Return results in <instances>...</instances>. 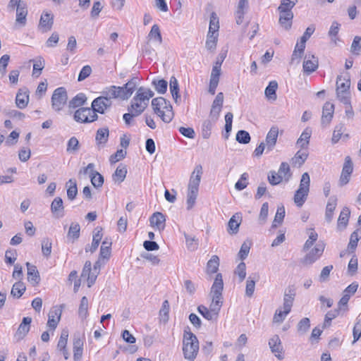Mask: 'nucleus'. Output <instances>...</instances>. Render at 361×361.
Segmentation results:
<instances>
[{
  "instance_id": "nucleus-1",
  "label": "nucleus",
  "mask_w": 361,
  "mask_h": 361,
  "mask_svg": "<svg viewBox=\"0 0 361 361\" xmlns=\"http://www.w3.org/2000/svg\"><path fill=\"white\" fill-rule=\"evenodd\" d=\"M202 174V167L201 165H197L192 173L187 193V209L190 210L195 205L198 195L199 185Z\"/></svg>"
},
{
  "instance_id": "nucleus-2",
  "label": "nucleus",
  "mask_w": 361,
  "mask_h": 361,
  "mask_svg": "<svg viewBox=\"0 0 361 361\" xmlns=\"http://www.w3.org/2000/svg\"><path fill=\"white\" fill-rule=\"evenodd\" d=\"M224 290L223 277L221 273L216 275L214 281L211 288V294L212 295V301L209 306V310L217 318L219 312L223 304L222 292Z\"/></svg>"
},
{
  "instance_id": "nucleus-3",
  "label": "nucleus",
  "mask_w": 361,
  "mask_h": 361,
  "mask_svg": "<svg viewBox=\"0 0 361 361\" xmlns=\"http://www.w3.org/2000/svg\"><path fill=\"white\" fill-rule=\"evenodd\" d=\"M154 114L166 123H170L174 116L172 105L170 102L162 97L154 98L152 101Z\"/></svg>"
},
{
  "instance_id": "nucleus-4",
  "label": "nucleus",
  "mask_w": 361,
  "mask_h": 361,
  "mask_svg": "<svg viewBox=\"0 0 361 361\" xmlns=\"http://www.w3.org/2000/svg\"><path fill=\"white\" fill-rule=\"evenodd\" d=\"M184 330L183 339V351L184 357L189 361H193L199 350V341L196 336L192 334L190 328Z\"/></svg>"
},
{
  "instance_id": "nucleus-5",
  "label": "nucleus",
  "mask_w": 361,
  "mask_h": 361,
  "mask_svg": "<svg viewBox=\"0 0 361 361\" xmlns=\"http://www.w3.org/2000/svg\"><path fill=\"white\" fill-rule=\"evenodd\" d=\"M350 79L349 73L337 76L336 79V97L343 104H349L350 99Z\"/></svg>"
},
{
  "instance_id": "nucleus-6",
  "label": "nucleus",
  "mask_w": 361,
  "mask_h": 361,
  "mask_svg": "<svg viewBox=\"0 0 361 361\" xmlns=\"http://www.w3.org/2000/svg\"><path fill=\"white\" fill-rule=\"evenodd\" d=\"M310 178L308 173L305 172L302 175L300 185L294 195L295 204L300 207L306 201L310 191Z\"/></svg>"
},
{
  "instance_id": "nucleus-7",
  "label": "nucleus",
  "mask_w": 361,
  "mask_h": 361,
  "mask_svg": "<svg viewBox=\"0 0 361 361\" xmlns=\"http://www.w3.org/2000/svg\"><path fill=\"white\" fill-rule=\"evenodd\" d=\"M73 118L78 123H90L97 121L98 115L92 106L91 108L80 107L75 111Z\"/></svg>"
},
{
  "instance_id": "nucleus-8",
  "label": "nucleus",
  "mask_w": 361,
  "mask_h": 361,
  "mask_svg": "<svg viewBox=\"0 0 361 361\" xmlns=\"http://www.w3.org/2000/svg\"><path fill=\"white\" fill-rule=\"evenodd\" d=\"M68 100V94L65 87L56 88L51 96V106L56 111H61Z\"/></svg>"
},
{
  "instance_id": "nucleus-9",
  "label": "nucleus",
  "mask_w": 361,
  "mask_h": 361,
  "mask_svg": "<svg viewBox=\"0 0 361 361\" xmlns=\"http://www.w3.org/2000/svg\"><path fill=\"white\" fill-rule=\"evenodd\" d=\"M324 250V244L318 243L312 250H310L305 256L301 259L303 265H311L317 261L322 255Z\"/></svg>"
},
{
  "instance_id": "nucleus-10",
  "label": "nucleus",
  "mask_w": 361,
  "mask_h": 361,
  "mask_svg": "<svg viewBox=\"0 0 361 361\" xmlns=\"http://www.w3.org/2000/svg\"><path fill=\"white\" fill-rule=\"evenodd\" d=\"M353 171V164L351 158L347 156L343 166L342 172L339 179V185L343 186L350 181V176Z\"/></svg>"
},
{
  "instance_id": "nucleus-11",
  "label": "nucleus",
  "mask_w": 361,
  "mask_h": 361,
  "mask_svg": "<svg viewBox=\"0 0 361 361\" xmlns=\"http://www.w3.org/2000/svg\"><path fill=\"white\" fill-rule=\"evenodd\" d=\"M91 105L97 114H104L105 111L111 106L112 101L101 95L95 98Z\"/></svg>"
},
{
  "instance_id": "nucleus-12",
  "label": "nucleus",
  "mask_w": 361,
  "mask_h": 361,
  "mask_svg": "<svg viewBox=\"0 0 361 361\" xmlns=\"http://www.w3.org/2000/svg\"><path fill=\"white\" fill-rule=\"evenodd\" d=\"M54 24V15L51 13L44 11L41 15L38 29L42 32H47L52 28Z\"/></svg>"
},
{
  "instance_id": "nucleus-13",
  "label": "nucleus",
  "mask_w": 361,
  "mask_h": 361,
  "mask_svg": "<svg viewBox=\"0 0 361 361\" xmlns=\"http://www.w3.org/2000/svg\"><path fill=\"white\" fill-rule=\"evenodd\" d=\"M32 318L30 317H25L23 318L20 324L19 325L17 331L15 334V338L18 341L23 339L28 334L30 329V324Z\"/></svg>"
},
{
  "instance_id": "nucleus-14",
  "label": "nucleus",
  "mask_w": 361,
  "mask_h": 361,
  "mask_svg": "<svg viewBox=\"0 0 361 361\" xmlns=\"http://www.w3.org/2000/svg\"><path fill=\"white\" fill-rule=\"evenodd\" d=\"M224 103V94L219 92L213 101L211 111L210 117L214 118V121H216L219 118V114Z\"/></svg>"
},
{
  "instance_id": "nucleus-15",
  "label": "nucleus",
  "mask_w": 361,
  "mask_h": 361,
  "mask_svg": "<svg viewBox=\"0 0 361 361\" xmlns=\"http://www.w3.org/2000/svg\"><path fill=\"white\" fill-rule=\"evenodd\" d=\"M319 66V61L317 57L312 54H307L303 61V71L307 74L314 72Z\"/></svg>"
},
{
  "instance_id": "nucleus-16",
  "label": "nucleus",
  "mask_w": 361,
  "mask_h": 361,
  "mask_svg": "<svg viewBox=\"0 0 361 361\" xmlns=\"http://www.w3.org/2000/svg\"><path fill=\"white\" fill-rule=\"evenodd\" d=\"M102 95L103 97H106L109 100L117 98L123 100L126 99L123 92L121 90V87H117L115 85L106 87L104 90L102 91Z\"/></svg>"
},
{
  "instance_id": "nucleus-17",
  "label": "nucleus",
  "mask_w": 361,
  "mask_h": 361,
  "mask_svg": "<svg viewBox=\"0 0 361 361\" xmlns=\"http://www.w3.org/2000/svg\"><path fill=\"white\" fill-rule=\"evenodd\" d=\"M51 212L56 219L62 218L64 216V207L63 200L60 197L54 199L51 204Z\"/></svg>"
},
{
  "instance_id": "nucleus-18",
  "label": "nucleus",
  "mask_w": 361,
  "mask_h": 361,
  "mask_svg": "<svg viewBox=\"0 0 361 361\" xmlns=\"http://www.w3.org/2000/svg\"><path fill=\"white\" fill-rule=\"evenodd\" d=\"M26 267L27 269V281L32 286H37L41 279L37 267L35 265L31 264L30 262L26 263Z\"/></svg>"
},
{
  "instance_id": "nucleus-19",
  "label": "nucleus",
  "mask_w": 361,
  "mask_h": 361,
  "mask_svg": "<svg viewBox=\"0 0 361 361\" xmlns=\"http://www.w3.org/2000/svg\"><path fill=\"white\" fill-rule=\"evenodd\" d=\"M165 216L161 212H154L149 218L150 225L159 231H163L165 228Z\"/></svg>"
},
{
  "instance_id": "nucleus-20",
  "label": "nucleus",
  "mask_w": 361,
  "mask_h": 361,
  "mask_svg": "<svg viewBox=\"0 0 361 361\" xmlns=\"http://www.w3.org/2000/svg\"><path fill=\"white\" fill-rule=\"evenodd\" d=\"M279 135V128L276 126H272L266 136V144L267 151H271L276 145Z\"/></svg>"
},
{
  "instance_id": "nucleus-21",
  "label": "nucleus",
  "mask_w": 361,
  "mask_h": 361,
  "mask_svg": "<svg viewBox=\"0 0 361 361\" xmlns=\"http://www.w3.org/2000/svg\"><path fill=\"white\" fill-rule=\"evenodd\" d=\"M334 112V105L330 102H326L322 109V124L329 125L331 121Z\"/></svg>"
},
{
  "instance_id": "nucleus-22",
  "label": "nucleus",
  "mask_w": 361,
  "mask_h": 361,
  "mask_svg": "<svg viewBox=\"0 0 361 361\" xmlns=\"http://www.w3.org/2000/svg\"><path fill=\"white\" fill-rule=\"evenodd\" d=\"M62 310L59 308H56L51 310L48 315L47 326L52 330H54L61 319Z\"/></svg>"
},
{
  "instance_id": "nucleus-23",
  "label": "nucleus",
  "mask_w": 361,
  "mask_h": 361,
  "mask_svg": "<svg viewBox=\"0 0 361 361\" xmlns=\"http://www.w3.org/2000/svg\"><path fill=\"white\" fill-rule=\"evenodd\" d=\"M154 92L150 89H146L143 87L138 88L135 97H133L134 101L139 100L142 103H147L150 98L153 97Z\"/></svg>"
},
{
  "instance_id": "nucleus-24",
  "label": "nucleus",
  "mask_w": 361,
  "mask_h": 361,
  "mask_svg": "<svg viewBox=\"0 0 361 361\" xmlns=\"http://www.w3.org/2000/svg\"><path fill=\"white\" fill-rule=\"evenodd\" d=\"M337 205V197L331 196L329 198L325 212V220L326 222H331L334 216V212Z\"/></svg>"
},
{
  "instance_id": "nucleus-25",
  "label": "nucleus",
  "mask_w": 361,
  "mask_h": 361,
  "mask_svg": "<svg viewBox=\"0 0 361 361\" xmlns=\"http://www.w3.org/2000/svg\"><path fill=\"white\" fill-rule=\"evenodd\" d=\"M83 340L79 336L73 339V359L75 361L81 360L83 353Z\"/></svg>"
},
{
  "instance_id": "nucleus-26",
  "label": "nucleus",
  "mask_w": 361,
  "mask_h": 361,
  "mask_svg": "<svg viewBox=\"0 0 361 361\" xmlns=\"http://www.w3.org/2000/svg\"><path fill=\"white\" fill-rule=\"evenodd\" d=\"M248 8V1L247 0H239L237 10L235 11L236 23L240 25L244 18V15Z\"/></svg>"
},
{
  "instance_id": "nucleus-27",
  "label": "nucleus",
  "mask_w": 361,
  "mask_h": 361,
  "mask_svg": "<svg viewBox=\"0 0 361 361\" xmlns=\"http://www.w3.org/2000/svg\"><path fill=\"white\" fill-rule=\"evenodd\" d=\"M169 88L175 103L179 104L180 101V95L179 94V85L175 76H171L170 78Z\"/></svg>"
},
{
  "instance_id": "nucleus-28",
  "label": "nucleus",
  "mask_w": 361,
  "mask_h": 361,
  "mask_svg": "<svg viewBox=\"0 0 361 361\" xmlns=\"http://www.w3.org/2000/svg\"><path fill=\"white\" fill-rule=\"evenodd\" d=\"M279 23L286 30H289L292 27L293 13H279Z\"/></svg>"
},
{
  "instance_id": "nucleus-29",
  "label": "nucleus",
  "mask_w": 361,
  "mask_h": 361,
  "mask_svg": "<svg viewBox=\"0 0 361 361\" xmlns=\"http://www.w3.org/2000/svg\"><path fill=\"white\" fill-rule=\"evenodd\" d=\"M138 80V78H133L125 84L124 86L121 87V90H123L126 99H128L133 94L137 85Z\"/></svg>"
},
{
  "instance_id": "nucleus-30",
  "label": "nucleus",
  "mask_w": 361,
  "mask_h": 361,
  "mask_svg": "<svg viewBox=\"0 0 361 361\" xmlns=\"http://www.w3.org/2000/svg\"><path fill=\"white\" fill-rule=\"evenodd\" d=\"M29 102L28 91L23 92V90H19L16 97V104L19 109H24L27 106Z\"/></svg>"
},
{
  "instance_id": "nucleus-31",
  "label": "nucleus",
  "mask_w": 361,
  "mask_h": 361,
  "mask_svg": "<svg viewBox=\"0 0 361 361\" xmlns=\"http://www.w3.org/2000/svg\"><path fill=\"white\" fill-rule=\"evenodd\" d=\"M112 242L111 239L106 238L102 243L99 252V257L102 259H109L111 256Z\"/></svg>"
},
{
  "instance_id": "nucleus-32",
  "label": "nucleus",
  "mask_w": 361,
  "mask_h": 361,
  "mask_svg": "<svg viewBox=\"0 0 361 361\" xmlns=\"http://www.w3.org/2000/svg\"><path fill=\"white\" fill-rule=\"evenodd\" d=\"M312 135V130L309 128H307L304 130V131L300 135V137L297 140V145L302 149L307 148L310 139Z\"/></svg>"
},
{
  "instance_id": "nucleus-33",
  "label": "nucleus",
  "mask_w": 361,
  "mask_h": 361,
  "mask_svg": "<svg viewBox=\"0 0 361 361\" xmlns=\"http://www.w3.org/2000/svg\"><path fill=\"white\" fill-rule=\"evenodd\" d=\"M87 101V97L84 93H79L76 94L68 102L70 109H75L82 106Z\"/></svg>"
},
{
  "instance_id": "nucleus-34",
  "label": "nucleus",
  "mask_w": 361,
  "mask_h": 361,
  "mask_svg": "<svg viewBox=\"0 0 361 361\" xmlns=\"http://www.w3.org/2000/svg\"><path fill=\"white\" fill-rule=\"evenodd\" d=\"M26 290L25 285L21 281L16 282L11 288V295L15 298H20Z\"/></svg>"
},
{
  "instance_id": "nucleus-35",
  "label": "nucleus",
  "mask_w": 361,
  "mask_h": 361,
  "mask_svg": "<svg viewBox=\"0 0 361 361\" xmlns=\"http://www.w3.org/2000/svg\"><path fill=\"white\" fill-rule=\"evenodd\" d=\"M127 174V168L126 166L120 164L116 168L114 173L112 176L113 180L114 181H118V183H122L126 178Z\"/></svg>"
},
{
  "instance_id": "nucleus-36",
  "label": "nucleus",
  "mask_w": 361,
  "mask_h": 361,
  "mask_svg": "<svg viewBox=\"0 0 361 361\" xmlns=\"http://www.w3.org/2000/svg\"><path fill=\"white\" fill-rule=\"evenodd\" d=\"M298 0H281V4L278 7L279 13H293L292 8L297 4Z\"/></svg>"
},
{
  "instance_id": "nucleus-37",
  "label": "nucleus",
  "mask_w": 361,
  "mask_h": 361,
  "mask_svg": "<svg viewBox=\"0 0 361 361\" xmlns=\"http://www.w3.org/2000/svg\"><path fill=\"white\" fill-rule=\"evenodd\" d=\"M350 211L348 207H345L340 213L338 219V227L345 228L348 223Z\"/></svg>"
},
{
  "instance_id": "nucleus-38",
  "label": "nucleus",
  "mask_w": 361,
  "mask_h": 361,
  "mask_svg": "<svg viewBox=\"0 0 361 361\" xmlns=\"http://www.w3.org/2000/svg\"><path fill=\"white\" fill-rule=\"evenodd\" d=\"M219 267V258L217 255H213L207 264V273H216Z\"/></svg>"
},
{
  "instance_id": "nucleus-39",
  "label": "nucleus",
  "mask_w": 361,
  "mask_h": 361,
  "mask_svg": "<svg viewBox=\"0 0 361 361\" xmlns=\"http://www.w3.org/2000/svg\"><path fill=\"white\" fill-rule=\"evenodd\" d=\"M278 88V83L275 80L269 82L268 86L266 87L264 93L268 99L275 100L276 99V90Z\"/></svg>"
},
{
  "instance_id": "nucleus-40",
  "label": "nucleus",
  "mask_w": 361,
  "mask_h": 361,
  "mask_svg": "<svg viewBox=\"0 0 361 361\" xmlns=\"http://www.w3.org/2000/svg\"><path fill=\"white\" fill-rule=\"evenodd\" d=\"M27 15V10L26 5L23 7L17 8L16 9V23L20 24L21 26H25L26 24V16Z\"/></svg>"
},
{
  "instance_id": "nucleus-41",
  "label": "nucleus",
  "mask_w": 361,
  "mask_h": 361,
  "mask_svg": "<svg viewBox=\"0 0 361 361\" xmlns=\"http://www.w3.org/2000/svg\"><path fill=\"white\" fill-rule=\"evenodd\" d=\"M278 173L283 176V180L284 179L285 182L289 181L292 176V173L290 172L288 164L286 162H282L279 169Z\"/></svg>"
},
{
  "instance_id": "nucleus-42",
  "label": "nucleus",
  "mask_w": 361,
  "mask_h": 361,
  "mask_svg": "<svg viewBox=\"0 0 361 361\" xmlns=\"http://www.w3.org/2000/svg\"><path fill=\"white\" fill-rule=\"evenodd\" d=\"M269 347L272 351V353H280L282 351V345L281 343V340L279 337V336L275 335L271 338H270L269 341Z\"/></svg>"
},
{
  "instance_id": "nucleus-43",
  "label": "nucleus",
  "mask_w": 361,
  "mask_h": 361,
  "mask_svg": "<svg viewBox=\"0 0 361 361\" xmlns=\"http://www.w3.org/2000/svg\"><path fill=\"white\" fill-rule=\"evenodd\" d=\"M80 231V226L79 224L73 222V223H71V224L69 227L67 237L68 238H71L73 240V241H74L75 240H77L79 238Z\"/></svg>"
},
{
  "instance_id": "nucleus-44",
  "label": "nucleus",
  "mask_w": 361,
  "mask_h": 361,
  "mask_svg": "<svg viewBox=\"0 0 361 361\" xmlns=\"http://www.w3.org/2000/svg\"><path fill=\"white\" fill-rule=\"evenodd\" d=\"M90 178L92 185L99 188H101L104 184V177L97 171H92L90 174Z\"/></svg>"
},
{
  "instance_id": "nucleus-45",
  "label": "nucleus",
  "mask_w": 361,
  "mask_h": 361,
  "mask_svg": "<svg viewBox=\"0 0 361 361\" xmlns=\"http://www.w3.org/2000/svg\"><path fill=\"white\" fill-rule=\"evenodd\" d=\"M149 39H153L155 42H158L159 44L162 43V37L160 32L159 27L158 25L154 24L148 34Z\"/></svg>"
},
{
  "instance_id": "nucleus-46",
  "label": "nucleus",
  "mask_w": 361,
  "mask_h": 361,
  "mask_svg": "<svg viewBox=\"0 0 361 361\" xmlns=\"http://www.w3.org/2000/svg\"><path fill=\"white\" fill-rule=\"evenodd\" d=\"M305 44L306 42L304 40L302 41V39H300V42H297L293 53L292 54V60H294L296 58H302L305 49Z\"/></svg>"
},
{
  "instance_id": "nucleus-47",
  "label": "nucleus",
  "mask_w": 361,
  "mask_h": 361,
  "mask_svg": "<svg viewBox=\"0 0 361 361\" xmlns=\"http://www.w3.org/2000/svg\"><path fill=\"white\" fill-rule=\"evenodd\" d=\"M109 129L102 128L97 130L96 133V141L98 144H105L108 141Z\"/></svg>"
},
{
  "instance_id": "nucleus-48",
  "label": "nucleus",
  "mask_w": 361,
  "mask_h": 361,
  "mask_svg": "<svg viewBox=\"0 0 361 361\" xmlns=\"http://www.w3.org/2000/svg\"><path fill=\"white\" fill-rule=\"evenodd\" d=\"M217 37L218 33H210L209 32H208L206 40V47L208 50L214 51L216 49Z\"/></svg>"
},
{
  "instance_id": "nucleus-49",
  "label": "nucleus",
  "mask_w": 361,
  "mask_h": 361,
  "mask_svg": "<svg viewBox=\"0 0 361 361\" xmlns=\"http://www.w3.org/2000/svg\"><path fill=\"white\" fill-rule=\"evenodd\" d=\"M308 154L305 152L298 151L292 158V164L295 166H302L307 159Z\"/></svg>"
},
{
  "instance_id": "nucleus-50",
  "label": "nucleus",
  "mask_w": 361,
  "mask_h": 361,
  "mask_svg": "<svg viewBox=\"0 0 361 361\" xmlns=\"http://www.w3.org/2000/svg\"><path fill=\"white\" fill-rule=\"evenodd\" d=\"M338 310H332L327 312L324 317V321L322 324V329H326L329 327L331 324V321L338 315Z\"/></svg>"
},
{
  "instance_id": "nucleus-51",
  "label": "nucleus",
  "mask_w": 361,
  "mask_h": 361,
  "mask_svg": "<svg viewBox=\"0 0 361 361\" xmlns=\"http://www.w3.org/2000/svg\"><path fill=\"white\" fill-rule=\"evenodd\" d=\"M78 314L82 319L86 318L88 314V299L86 296H83L81 298Z\"/></svg>"
},
{
  "instance_id": "nucleus-52",
  "label": "nucleus",
  "mask_w": 361,
  "mask_h": 361,
  "mask_svg": "<svg viewBox=\"0 0 361 361\" xmlns=\"http://www.w3.org/2000/svg\"><path fill=\"white\" fill-rule=\"evenodd\" d=\"M80 149V143L77 137H71L67 143L66 152L68 153H75Z\"/></svg>"
},
{
  "instance_id": "nucleus-53",
  "label": "nucleus",
  "mask_w": 361,
  "mask_h": 361,
  "mask_svg": "<svg viewBox=\"0 0 361 361\" xmlns=\"http://www.w3.org/2000/svg\"><path fill=\"white\" fill-rule=\"evenodd\" d=\"M152 85L154 86L156 91L159 94H164L167 90L168 82L164 79L154 80Z\"/></svg>"
},
{
  "instance_id": "nucleus-54",
  "label": "nucleus",
  "mask_w": 361,
  "mask_h": 361,
  "mask_svg": "<svg viewBox=\"0 0 361 361\" xmlns=\"http://www.w3.org/2000/svg\"><path fill=\"white\" fill-rule=\"evenodd\" d=\"M340 26L341 25L338 23L334 21L332 23L329 31V36L331 37V42L334 44H336L337 40H338L337 35L340 30Z\"/></svg>"
},
{
  "instance_id": "nucleus-55",
  "label": "nucleus",
  "mask_w": 361,
  "mask_h": 361,
  "mask_svg": "<svg viewBox=\"0 0 361 361\" xmlns=\"http://www.w3.org/2000/svg\"><path fill=\"white\" fill-rule=\"evenodd\" d=\"M359 241L357 231H353L350 238V242L348 245V251L349 253H354L355 250L357 246V243Z\"/></svg>"
},
{
  "instance_id": "nucleus-56",
  "label": "nucleus",
  "mask_w": 361,
  "mask_h": 361,
  "mask_svg": "<svg viewBox=\"0 0 361 361\" xmlns=\"http://www.w3.org/2000/svg\"><path fill=\"white\" fill-rule=\"evenodd\" d=\"M344 129H345V126L342 123H341L335 126V128H334V130L333 133V136L331 138V142L333 144H336L339 141V140L341 139V137L343 135V132Z\"/></svg>"
},
{
  "instance_id": "nucleus-57",
  "label": "nucleus",
  "mask_w": 361,
  "mask_h": 361,
  "mask_svg": "<svg viewBox=\"0 0 361 361\" xmlns=\"http://www.w3.org/2000/svg\"><path fill=\"white\" fill-rule=\"evenodd\" d=\"M213 122L210 120H205L202 125V135L203 138L208 139L211 135L213 128Z\"/></svg>"
},
{
  "instance_id": "nucleus-58",
  "label": "nucleus",
  "mask_w": 361,
  "mask_h": 361,
  "mask_svg": "<svg viewBox=\"0 0 361 361\" xmlns=\"http://www.w3.org/2000/svg\"><path fill=\"white\" fill-rule=\"evenodd\" d=\"M310 327V320L307 317L302 318L297 325L298 332L300 334H305Z\"/></svg>"
},
{
  "instance_id": "nucleus-59",
  "label": "nucleus",
  "mask_w": 361,
  "mask_h": 361,
  "mask_svg": "<svg viewBox=\"0 0 361 361\" xmlns=\"http://www.w3.org/2000/svg\"><path fill=\"white\" fill-rule=\"evenodd\" d=\"M219 28V18L216 13L212 12L210 16L209 32L217 33Z\"/></svg>"
},
{
  "instance_id": "nucleus-60",
  "label": "nucleus",
  "mask_w": 361,
  "mask_h": 361,
  "mask_svg": "<svg viewBox=\"0 0 361 361\" xmlns=\"http://www.w3.org/2000/svg\"><path fill=\"white\" fill-rule=\"evenodd\" d=\"M68 183H71L70 186L67 189V196L70 200H73L78 194V188L76 181L73 179L68 180Z\"/></svg>"
},
{
  "instance_id": "nucleus-61",
  "label": "nucleus",
  "mask_w": 361,
  "mask_h": 361,
  "mask_svg": "<svg viewBox=\"0 0 361 361\" xmlns=\"http://www.w3.org/2000/svg\"><path fill=\"white\" fill-rule=\"evenodd\" d=\"M268 181L272 185H276L283 181V176L275 171H270L268 173Z\"/></svg>"
},
{
  "instance_id": "nucleus-62",
  "label": "nucleus",
  "mask_w": 361,
  "mask_h": 361,
  "mask_svg": "<svg viewBox=\"0 0 361 361\" xmlns=\"http://www.w3.org/2000/svg\"><path fill=\"white\" fill-rule=\"evenodd\" d=\"M236 140L241 144H248L251 137L249 133L244 130H239L235 137Z\"/></svg>"
},
{
  "instance_id": "nucleus-63",
  "label": "nucleus",
  "mask_w": 361,
  "mask_h": 361,
  "mask_svg": "<svg viewBox=\"0 0 361 361\" xmlns=\"http://www.w3.org/2000/svg\"><path fill=\"white\" fill-rule=\"evenodd\" d=\"M285 217V209L284 207H278L273 224L272 227H277V224H281Z\"/></svg>"
},
{
  "instance_id": "nucleus-64",
  "label": "nucleus",
  "mask_w": 361,
  "mask_h": 361,
  "mask_svg": "<svg viewBox=\"0 0 361 361\" xmlns=\"http://www.w3.org/2000/svg\"><path fill=\"white\" fill-rule=\"evenodd\" d=\"M197 310L199 313L207 320L212 321L216 319V317L214 315V313H212L209 309L202 305L198 306Z\"/></svg>"
}]
</instances>
